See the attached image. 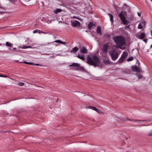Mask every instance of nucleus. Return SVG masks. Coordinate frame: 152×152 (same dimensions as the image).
<instances>
[{"mask_svg":"<svg viewBox=\"0 0 152 152\" xmlns=\"http://www.w3.org/2000/svg\"><path fill=\"white\" fill-rule=\"evenodd\" d=\"M87 63L89 64L96 67L99 65L100 62L98 56L95 55L91 57H88Z\"/></svg>","mask_w":152,"mask_h":152,"instance_id":"obj_1","label":"nucleus"},{"mask_svg":"<svg viewBox=\"0 0 152 152\" xmlns=\"http://www.w3.org/2000/svg\"><path fill=\"white\" fill-rule=\"evenodd\" d=\"M113 39L119 48L122 49L121 47L125 43V38L121 36H117L113 37Z\"/></svg>","mask_w":152,"mask_h":152,"instance_id":"obj_2","label":"nucleus"},{"mask_svg":"<svg viewBox=\"0 0 152 152\" xmlns=\"http://www.w3.org/2000/svg\"><path fill=\"white\" fill-rule=\"evenodd\" d=\"M118 16L124 25H126L129 23V20H126V18L127 13L126 12L121 11L118 14Z\"/></svg>","mask_w":152,"mask_h":152,"instance_id":"obj_3","label":"nucleus"},{"mask_svg":"<svg viewBox=\"0 0 152 152\" xmlns=\"http://www.w3.org/2000/svg\"><path fill=\"white\" fill-rule=\"evenodd\" d=\"M109 54L112 60L115 61L118 58L119 53L115 49L113 50L110 51Z\"/></svg>","mask_w":152,"mask_h":152,"instance_id":"obj_4","label":"nucleus"},{"mask_svg":"<svg viewBox=\"0 0 152 152\" xmlns=\"http://www.w3.org/2000/svg\"><path fill=\"white\" fill-rule=\"evenodd\" d=\"M70 66H74L76 67V69L79 70L83 71L85 70V69L81 66H80L79 64L77 63H73L72 64L69 65Z\"/></svg>","mask_w":152,"mask_h":152,"instance_id":"obj_5","label":"nucleus"},{"mask_svg":"<svg viewBox=\"0 0 152 152\" xmlns=\"http://www.w3.org/2000/svg\"><path fill=\"white\" fill-rule=\"evenodd\" d=\"M128 55V53L125 51L123 52L121 57L120 58L118 61L120 63H121L124 61V60L126 58Z\"/></svg>","mask_w":152,"mask_h":152,"instance_id":"obj_6","label":"nucleus"},{"mask_svg":"<svg viewBox=\"0 0 152 152\" xmlns=\"http://www.w3.org/2000/svg\"><path fill=\"white\" fill-rule=\"evenodd\" d=\"M129 120L132 121L133 122H136L137 123L140 124H141L142 125L144 126H147V125H146L145 123V122H148V121H149V120H144V121H139V120H131V119H129Z\"/></svg>","mask_w":152,"mask_h":152,"instance_id":"obj_7","label":"nucleus"},{"mask_svg":"<svg viewBox=\"0 0 152 152\" xmlns=\"http://www.w3.org/2000/svg\"><path fill=\"white\" fill-rule=\"evenodd\" d=\"M71 23L72 26L74 27H80V23L76 20H71Z\"/></svg>","mask_w":152,"mask_h":152,"instance_id":"obj_8","label":"nucleus"},{"mask_svg":"<svg viewBox=\"0 0 152 152\" xmlns=\"http://www.w3.org/2000/svg\"><path fill=\"white\" fill-rule=\"evenodd\" d=\"M111 48V46L108 44V43H106L103 46L102 51L104 53H107L108 50L110 49Z\"/></svg>","mask_w":152,"mask_h":152,"instance_id":"obj_9","label":"nucleus"},{"mask_svg":"<svg viewBox=\"0 0 152 152\" xmlns=\"http://www.w3.org/2000/svg\"><path fill=\"white\" fill-rule=\"evenodd\" d=\"M132 68L133 72L140 73L141 71V69L137 66H133L132 67Z\"/></svg>","mask_w":152,"mask_h":152,"instance_id":"obj_10","label":"nucleus"},{"mask_svg":"<svg viewBox=\"0 0 152 152\" xmlns=\"http://www.w3.org/2000/svg\"><path fill=\"white\" fill-rule=\"evenodd\" d=\"M80 51L81 53L87 54L88 53L87 50L84 46L80 47Z\"/></svg>","mask_w":152,"mask_h":152,"instance_id":"obj_11","label":"nucleus"},{"mask_svg":"<svg viewBox=\"0 0 152 152\" xmlns=\"http://www.w3.org/2000/svg\"><path fill=\"white\" fill-rule=\"evenodd\" d=\"M96 32L97 34L101 35L102 34L101 32V29L100 26H98L96 29Z\"/></svg>","mask_w":152,"mask_h":152,"instance_id":"obj_12","label":"nucleus"},{"mask_svg":"<svg viewBox=\"0 0 152 152\" xmlns=\"http://www.w3.org/2000/svg\"><path fill=\"white\" fill-rule=\"evenodd\" d=\"M145 37V34L144 33H143L139 35L138 36V37L140 39H142L144 38V37Z\"/></svg>","mask_w":152,"mask_h":152,"instance_id":"obj_13","label":"nucleus"},{"mask_svg":"<svg viewBox=\"0 0 152 152\" xmlns=\"http://www.w3.org/2000/svg\"><path fill=\"white\" fill-rule=\"evenodd\" d=\"M95 24H94L92 22H90L88 25V28L90 30L92 28L93 26Z\"/></svg>","mask_w":152,"mask_h":152,"instance_id":"obj_14","label":"nucleus"},{"mask_svg":"<svg viewBox=\"0 0 152 152\" xmlns=\"http://www.w3.org/2000/svg\"><path fill=\"white\" fill-rule=\"evenodd\" d=\"M62 11V10L61 9L57 8L54 11V12L56 14H57L58 13L61 12Z\"/></svg>","mask_w":152,"mask_h":152,"instance_id":"obj_15","label":"nucleus"},{"mask_svg":"<svg viewBox=\"0 0 152 152\" xmlns=\"http://www.w3.org/2000/svg\"><path fill=\"white\" fill-rule=\"evenodd\" d=\"M78 50V48L77 47H75L73 48L72 50L70 51V52L71 53H75Z\"/></svg>","mask_w":152,"mask_h":152,"instance_id":"obj_16","label":"nucleus"},{"mask_svg":"<svg viewBox=\"0 0 152 152\" xmlns=\"http://www.w3.org/2000/svg\"><path fill=\"white\" fill-rule=\"evenodd\" d=\"M53 42H56L58 43H59L62 44H63L65 45L66 42H63L61 41V40H57Z\"/></svg>","mask_w":152,"mask_h":152,"instance_id":"obj_17","label":"nucleus"},{"mask_svg":"<svg viewBox=\"0 0 152 152\" xmlns=\"http://www.w3.org/2000/svg\"><path fill=\"white\" fill-rule=\"evenodd\" d=\"M19 48L23 49H26L28 48H31V47L28 46H20Z\"/></svg>","mask_w":152,"mask_h":152,"instance_id":"obj_18","label":"nucleus"},{"mask_svg":"<svg viewBox=\"0 0 152 152\" xmlns=\"http://www.w3.org/2000/svg\"><path fill=\"white\" fill-rule=\"evenodd\" d=\"M77 57L83 61L85 60V58L83 56H81L80 55H78Z\"/></svg>","mask_w":152,"mask_h":152,"instance_id":"obj_19","label":"nucleus"},{"mask_svg":"<svg viewBox=\"0 0 152 152\" xmlns=\"http://www.w3.org/2000/svg\"><path fill=\"white\" fill-rule=\"evenodd\" d=\"M6 45L8 47H12L13 46V44L12 43H10L7 42L6 43Z\"/></svg>","mask_w":152,"mask_h":152,"instance_id":"obj_20","label":"nucleus"},{"mask_svg":"<svg viewBox=\"0 0 152 152\" xmlns=\"http://www.w3.org/2000/svg\"><path fill=\"white\" fill-rule=\"evenodd\" d=\"M108 15L110 16V20L111 22L113 23V17L112 15L110 13L108 14Z\"/></svg>","mask_w":152,"mask_h":152,"instance_id":"obj_21","label":"nucleus"},{"mask_svg":"<svg viewBox=\"0 0 152 152\" xmlns=\"http://www.w3.org/2000/svg\"><path fill=\"white\" fill-rule=\"evenodd\" d=\"M89 108L92 109L93 110H94L96 111L98 110V109L95 107L90 106L89 107Z\"/></svg>","mask_w":152,"mask_h":152,"instance_id":"obj_22","label":"nucleus"},{"mask_svg":"<svg viewBox=\"0 0 152 152\" xmlns=\"http://www.w3.org/2000/svg\"><path fill=\"white\" fill-rule=\"evenodd\" d=\"M104 64L106 65L110 64L111 62L109 60H104Z\"/></svg>","mask_w":152,"mask_h":152,"instance_id":"obj_23","label":"nucleus"},{"mask_svg":"<svg viewBox=\"0 0 152 152\" xmlns=\"http://www.w3.org/2000/svg\"><path fill=\"white\" fill-rule=\"evenodd\" d=\"M24 62L25 64H28L32 65H33L34 64V63L32 62H26V61H24Z\"/></svg>","mask_w":152,"mask_h":152,"instance_id":"obj_24","label":"nucleus"},{"mask_svg":"<svg viewBox=\"0 0 152 152\" xmlns=\"http://www.w3.org/2000/svg\"><path fill=\"white\" fill-rule=\"evenodd\" d=\"M142 28V26L141 25V23H140L138 25V28L141 29Z\"/></svg>","mask_w":152,"mask_h":152,"instance_id":"obj_25","label":"nucleus"},{"mask_svg":"<svg viewBox=\"0 0 152 152\" xmlns=\"http://www.w3.org/2000/svg\"><path fill=\"white\" fill-rule=\"evenodd\" d=\"M133 58L132 57H130L127 59V61H132L133 59Z\"/></svg>","mask_w":152,"mask_h":152,"instance_id":"obj_26","label":"nucleus"},{"mask_svg":"<svg viewBox=\"0 0 152 152\" xmlns=\"http://www.w3.org/2000/svg\"><path fill=\"white\" fill-rule=\"evenodd\" d=\"M24 85V83L22 82H19L18 83V85L20 86H22Z\"/></svg>","mask_w":152,"mask_h":152,"instance_id":"obj_27","label":"nucleus"},{"mask_svg":"<svg viewBox=\"0 0 152 152\" xmlns=\"http://www.w3.org/2000/svg\"><path fill=\"white\" fill-rule=\"evenodd\" d=\"M137 75L139 79H141V78H142V76L141 75H140L139 74H137Z\"/></svg>","mask_w":152,"mask_h":152,"instance_id":"obj_28","label":"nucleus"},{"mask_svg":"<svg viewBox=\"0 0 152 152\" xmlns=\"http://www.w3.org/2000/svg\"><path fill=\"white\" fill-rule=\"evenodd\" d=\"M140 23L142 26H145V22L144 21Z\"/></svg>","mask_w":152,"mask_h":152,"instance_id":"obj_29","label":"nucleus"},{"mask_svg":"<svg viewBox=\"0 0 152 152\" xmlns=\"http://www.w3.org/2000/svg\"><path fill=\"white\" fill-rule=\"evenodd\" d=\"M71 18H75V19H77L78 20H80V19L79 18H78V17H77L76 16H74L72 17Z\"/></svg>","mask_w":152,"mask_h":152,"instance_id":"obj_30","label":"nucleus"},{"mask_svg":"<svg viewBox=\"0 0 152 152\" xmlns=\"http://www.w3.org/2000/svg\"><path fill=\"white\" fill-rule=\"evenodd\" d=\"M110 35L108 34V35H107L106 36V38H110Z\"/></svg>","mask_w":152,"mask_h":152,"instance_id":"obj_31","label":"nucleus"},{"mask_svg":"<svg viewBox=\"0 0 152 152\" xmlns=\"http://www.w3.org/2000/svg\"><path fill=\"white\" fill-rule=\"evenodd\" d=\"M148 136H152V131L148 134Z\"/></svg>","mask_w":152,"mask_h":152,"instance_id":"obj_32","label":"nucleus"},{"mask_svg":"<svg viewBox=\"0 0 152 152\" xmlns=\"http://www.w3.org/2000/svg\"><path fill=\"white\" fill-rule=\"evenodd\" d=\"M96 112L99 113H102V112L100 110H98L97 111H96Z\"/></svg>","mask_w":152,"mask_h":152,"instance_id":"obj_33","label":"nucleus"},{"mask_svg":"<svg viewBox=\"0 0 152 152\" xmlns=\"http://www.w3.org/2000/svg\"><path fill=\"white\" fill-rule=\"evenodd\" d=\"M10 49L12 51L15 50L16 49V48H13L12 49Z\"/></svg>","mask_w":152,"mask_h":152,"instance_id":"obj_34","label":"nucleus"},{"mask_svg":"<svg viewBox=\"0 0 152 152\" xmlns=\"http://www.w3.org/2000/svg\"><path fill=\"white\" fill-rule=\"evenodd\" d=\"M37 30H34V31H33V33H37Z\"/></svg>","mask_w":152,"mask_h":152,"instance_id":"obj_35","label":"nucleus"},{"mask_svg":"<svg viewBox=\"0 0 152 152\" xmlns=\"http://www.w3.org/2000/svg\"><path fill=\"white\" fill-rule=\"evenodd\" d=\"M33 65H34L36 66H39V64H34Z\"/></svg>","mask_w":152,"mask_h":152,"instance_id":"obj_36","label":"nucleus"},{"mask_svg":"<svg viewBox=\"0 0 152 152\" xmlns=\"http://www.w3.org/2000/svg\"><path fill=\"white\" fill-rule=\"evenodd\" d=\"M2 77H7V76H6V75H2Z\"/></svg>","mask_w":152,"mask_h":152,"instance_id":"obj_37","label":"nucleus"},{"mask_svg":"<svg viewBox=\"0 0 152 152\" xmlns=\"http://www.w3.org/2000/svg\"><path fill=\"white\" fill-rule=\"evenodd\" d=\"M144 41L145 42H147V39H145V40H144Z\"/></svg>","mask_w":152,"mask_h":152,"instance_id":"obj_38","label":"nucleus"},{"mask_svg":"<svg viewBox=\"0 0 152 152\" xmlns=\"http://www.w3.org/2000/svg\"><path fill=\"white\" fill-rule=\"evenodd\" d=\"M138 15L139 16H140V13H138Z\"/></svg>","mask_w":152,"mask_h":152,"instance_id":"obj_39","label":"nucleus"},{"mask_svg":"<svg viewBox=\"0 0 152 152\" xmlns=\"http://www.w3.org/2000/svg\"><path fill=\"white\" fill-rule=\"evenodd\" d=\"M0 9H3V7H1V6H0Z\"/></svg>","mask_w":152,"mask_h":152,"instance_id":"obj_40","label":"nucleus"},{"mask_svg":"<svg viewBox=\"0 0 152 152\" xmlns=\"http://www.w3.org/2000/svg\"><path fill=\"white\" fill-rule=\"evenodd\" d=\"M129 27V26H126V28H128Z\"/></svg>","mask_w":152,"mask_h":152,"instance_id":"obj_41","label":"nucleus"},{"mask_svg":"<svg viewBox=\"0 0 152 152\" xmlns=\"http://www.w3.org/2000/svg\"><path fill=\"white\" fill-rule=\"evenodd\" d=\"M151 48H152V44L151 45Z\"/></svg>","mask_w":152,"mask_h":152,"instance_id":"obj_42","label":"nucleus"},{"mask_svg":"<svg viewBox=\"0 0 152 152\" xmlns=\"http://www.w3.org/2000/svg\"><path fill=\"white\" fill-rule=\"evenodd\" d=\"M2 75H0V77H2Z\"/></svg>","mask_w":152,"mask_h":152,"instance_id":"obj_43","label":"nucleus"},{"mask_svg":"<svg viewBox=\"0 0 152 152\" xmlns=\"http://www.w3.org/2000/svg\"><path fill=\"white\" fill-rule=\"evenodd\" d=\"M151 34H152V31H151Z\"/></svg>","mask_w":152,"mask_h":152,"instance_id":"obj_44","label":"nucleus"},{"mask_svg":"<svg viewBox=\"0 0 152 152\" xmlns=\"http://www.w3.org/2000/svg\"><path fill=\"white\" fill-rule=\"evenodd\" d=\"M151 55H152V54H151Z\"/></svg>","mask_w":152,"mask_h":152,"instance_id":"obj_45","label":"nucleus"},{"mask_svg":"<svg viewBox=\"0 0 152 152\" xmlns=\"http://www.w3.org/2000/svg\"><path fill=\"white\" fill-rule=\"evenodd\" d=\"M151 1H152V0H151Z\"/></svg>","mask_w":152,"mask_h":152,"instance_id":"obj_46","label":"nucleus"},{"mask_svg":"<svg viewBox=\"0 0 152 152\" xmlns=\"http://www.w3.org/2000/svg\"><path fill=\"white\" fill-rule=\"evenodd\" d=\"M1 12H0V13H1Z\"/></svg>","mask_w":152,"mask_h":152,"instance_id":"obj_47","label":"nucleus"}]
</instances>
